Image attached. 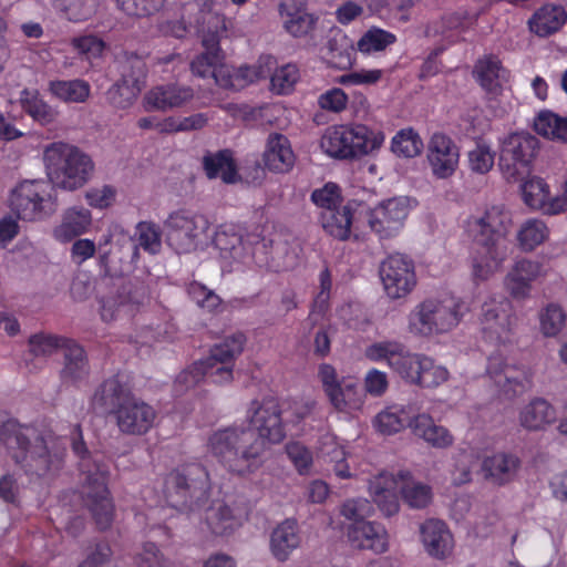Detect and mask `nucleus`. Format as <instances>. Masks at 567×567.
Wrapping results in <instances>:
<instances>
[{"instance_id":"obj_62","label":"nucleus","mask_w":567,"mask_h":567,"mask_svg":"<svg viewBox=\"0 0 567 567\" xmlns=\"http://www.w3.org/2000/svg\"><path fill=\"white\" fill-rule=\"evenodd\" d=\"M372 504L362 497L347 499L340 508V514L352 524L365 522L373 514Z\"/></svg>"},{"instance_id":"obj_44","label":"nucleus","mask_w":567,"mask_h":567,"mask_svg":"<svg viewBox=\"0 0 567 567\" xmlns=\"http://www.w3.org/2000/svg\"><path fill=\"white\" fill-rule=\"evenodd\" d=\"M205 51L195 56L190 63L192 73L202 79L210 78L217 63L224 60L218 41L214 37L203 40Z\"/></svg>"},{"instance_id":"obj_16","label":"nucleus","mask_w":567,"mask_h":567,"mask_svg":"<svg viewBox=\"0 0 567 567\" xmlns=\"http://www.w3.org/2000/svg\"><path fill=\"white\" fill-rule=\"evenodd\" d=\"M380 278L391 299L403 298L416 285L414 262L403 254L390 255L380 265Z\"/></svg>"},{"instance_id":"obj_3","label":"nucleus","mask_w":567,"mask_h":567,"mask_svg":"<svg viewBox=\"0 0 567 567\" xmlns=\"http://www.w3.org/2000/svg\"><path fill=\"white\" fill-rule=\"evenodd\" d=\"M207 449L229 472L238 475L257 471L266 452L261 437L245 423H235L210 433Z\"/></svg>"},{"instance_id":"obj_13","label":"nucleus","mask_w":567,"mask_h":567,"mask_svg":"<svg viewBox=\"0 0 567 567\" xmlns=\"http://www.w3.org/2000/svg\"><path fill=\"white\" fill-rule=\"evenodd\" d=\"M538 148V140L528 133L507 136L501 147L498 166L507 182L524 179Z\"/></svg>"},{"instance_id":"obj_39","label":"nucleus","mask_w":567,"mask_h":567,"mask_svg":"<svg viewBox=\"0 0 567 567\" xmlns=\"http://www.w3.org/2000/svg\"><path fill=\"white\" fill-rule=\"evenodd\" d=\"M522 194L526 205L542 209L545 214L556 215L563 210L556 209V197L549 196L547 184L539 177H532L522 185Z\"/></svg>"},{"instance_id":"obj_46","label":"nucleus","mask_w":567,"mask_h":567,"mask_svg":"<svg viewBox=\"0 0 567 567\" xmlns=\"http://www.w3.org/2000/svg\"><path fill=\"white\" fill-rule=\"evenodd\" d=\"M535 131L545 137L567 142V117L542 111L534 121Z\"/></svg>"},{"instance_id":"obj_17","label":"nucleus","mask_w":567,"mask_h":567,"mask_svg":"<svg viewBox=\"0 0 567 567\" xmlns=\"http://www.w3.org/2000/svg\"><path fill=\"white\" fill-rule=\"evenodd\" d=\"M515 318L511 301L506 298H491L482 305L481 326L484 338L492 343L511 340Z\"/></svg>"},{"instance_id":"obj_11","label":"nucleus","mask_w":567,"mask_h":567,"mask_svg":"<svg viewBox=\"0 0 567 567\" xmlns=\"http://www.w3.org/2000/svg\"><path fill=\"white\" fill-rule=\"evenodd\" d=\"M167 244L177 254H188L206 244L209 221L200 214L179 209L169 214L165 221Z\"/></svg>"},{"instance_id":"obj_27","label":"nucleus","mask_w":567,"mask_h":567,"mask_svg":"<svg viewBox=\"0 0 567 567\" xmlns=\"http://www.w3.org/2000/svg\"><path fill=\"white\" fill-rule=\"evenodd\" d=\"M348 539L352 546L360 549H371L383 553L388 549V534L379 523L363 522L351 524L348 528Z\"/></svg>"},{"instance_id":"obj_51","label":"nucleus","mask_w":567,"mask_h":567,"mask_svg":"<svg viewBox=\"0 0 567 567\" xmlns=\"http://www.w3.org/2000/svg\"><path fill=\"white\" fill-rule=\"evenodd\" d=\"M403 502L413 509H423L432 502V488L421 482L409 481L400 488Z\"/></svg>"},{"instance_id":"obj_36","label":"nucleus","mask_w":567,"mask_h":567,"mask_svg":"<svg viewBox=\"0 0 567 567\" xmlns=\"http://www.w3.org/2000/svg\"><path fill=\"white\" fill-rule=\"evenodd\" d=\"M92 216L89 209L71 207L63 214L61 224L54 228L55 239L68 243L84 234L91 226Z\"/></svg>"},{"instance_id":"obj_47","label":"nucleus","mask_w":567,"mask_h":567,"mask_svg":"<svg viewBox=\"0 0 567 567\" xmlns=\"http://www.w3.org/2000/svg\"><path fill=\"white\" fill-rule=\"evenodd\" d=\"M423 141L411 127L400 130L391 141V151L398 157L413 158L421 154Z\"/></svg>"},{"instance_id":"obj_7","label":"nucleus","mask_w":567,"mask_h":567,"mask_svg":"<svg viewBox=\"0 0 567 567\" xmlns=\"http://www.w3.org/2000/svg\"><path fill=\"white\" fill-rule=\"evenodd\" d=\"M465 309V305L452 296L425 299L409 316L410 331L423 337L449 332L458 324Z\"/></svg>"},{"instance_id":"obj_2","label":"nucleus","mask_w":567,"mask_h":567,"mask_svg":"<svg viewBox=\"0 0 567 567\" xmlns=\"http://www.w3.org/2000/svg\"><path fill=\"white\" fill-rule=\"evenodd\" d=\"M508 215L499 207H492L480 216H472L467 230L475 244L472 257V276L476 281L487 280L511 254L507 239Z\"/></svg>"},{"instance_id":"obj_57","label":"nucleus","mask_w":567,"mask_h":567,"mask_svg":"<svg viewBox=\"0 0 567 567\" xmlns=\"http://www.w3.org/2000/svg\"><path fill=\"white\" fill-rule=\"evenodd\" d=\"M565 321V312L555 303H549L539 313L540 331L546 337L557 336L564 328Z\"/></svg>"},{"instance_id":"obj_19","label":"nucleus","mask_w":567,"mask_h":567,"mask_svg":"<svg viewBox=\"0 0 567 567\" xmlns=\"http://www.w3.org/2000/svg\"><path fill=\"white\" fill-rule=\"evenodd\" d=\"M486 373L499 391L508 398L523 393L532 383L530 373L526 367L508 363L499 353L488 358Z\"/></svg>"},{"instance_id":"obj_26","label":"nucleus","mask_w":567,"mask_h":567,"mask_svg":"<svg viewBox=\"0 0 567 567\" xmlns=\"http://www.w3.org/2000/svg\"><path fill=\"white\" fill-rule=\"evenodd\" d=\"M90 374L91 365L84 348L74 340L66 342L63 352V365L60 371L62 383L80 386L89 380Z\"/></svg>"},{"instance_id":"obj_14","label":"nucleus","mask_w":567,"mask_h":567,"mask_svg":"<svg viewBox=\"0 0 567 567\" xmlns=\"http://www.w3.org/2000/svg\"><path fill=\"white\" fill-rule=\"evenodd\" d=\"M371 361L385 360L388 365L405 381L415 384L420 379L424 354L412 353L403 343L395 340L374 342L365 349Z\"/></svg>"},{"instance_id":"obj_59","label":"nucleus","mask_w":567,"mask_h":567,"mask_svg":"<svg viewBox=\"0 0 567 567\" xmlns=\"http://www.w3.org/2000/svg\"><path fill=\"white\" fill-rule=\"evenodd\" d=\"M547 236V227L544 221L538 219L527 220L518 233L520 246L526 250H532L542 244Z\"/></svg>"},{"instance_id":"obj_48","label":"nucleus","mask_w":567,"mask_h":567,"mask_svg":"<svg viewBox=\"0 0 567 567\" xmlns=\"http://www.w3.org/2000/svg\"><path fill=\"white\" fill-rule=\"evenodd\" d=\"M330 402L339 411L360 408L362 399L359 383L351 379H342Z\"/></svg>"},{"instance_id":"obj_41","label":"nucleus","mask_w":567,"mask_h":567,"mask_svg":"<svg viewBox=\"0 0 567 567\" xmlns=\"http://www.w3.org/2000/svg\"><path fill=\"white\" fill-rule=\"evenodd\" d=\"M213 243L224 259L245 262L248 257L247 240L231 228L220 227L216 230Z\"/></svg>"},{"instance_id":"obj_30","label":"nucleus","mask_w":567,"mask_h":567,"mask_svg":"<svg viewBox=\"0 0 567 567\" xmlns=\"http://www.w3.org/2000/svg\"><path fill=\"white\" fill-rule=\"evenodd\" d=\"M244 519V511L230 507L223 502H215L207 509L206 520L215 535H227L239 527Z\"/></svg>"},{"instance_id":"obj_18","label":"nucleus","mask_w":567,"mask_h":567,"mask_svg":"<svg viewBox=\"0 0 567 567\" xmlns=\"http://www.w3.org/2000/svg\"><path fill=\"white\" fill-rule=\"evenodd\" d=\"M281 409L275 399L254 401L248 410L249 425L261 437L264 444H278L286 437Z\"/></svg>"},{"instance_id":"obj_33","label":"nucleus","mask_w":567,"mask_h":567,"mask_svg":"<svg viewBox=\"0 0 567 567\" xmlns=\"http://www.w3.org/2000/svg\"><path fill=\"white\" fill-rule=\"evenodd\" d=\"M369 492L384 516H392L399 512L395 481L392 476L381 474L374 477L369 483Z\"/></svg>"},{"instance_id":"obj_34","label":"nucleus","mask_w":567,"mask_h":567,"mask_svg":"<svg viewBox=\"0 0 567 567\" xmlns=\"http://www.w3.org/2000/svg\"><path fill=\"white\" fill-rule=\"evenodd\" d=\"M417 411L419 409L414 405L389 406L375 416L374 426L382 434H394L406 425L411 427V423L414 416H416Z\"/></svg>"},{"instance_id":"obj_25","label":"nucleus","mask_w":567,"mask_h":567,"mask_svg":"<svg viewBox=\"0 0 567 567\" xmlns=\"http://www.w3.org/2000/svg\"><path fill=\"white\" fill-rule=\"evenodd\" d=\"M420 537L424 550L435 559H445L454 548L453 535L447 525L436 518L426 519L420 525Z\"/></svg>"},{"instance_id":"obj_35","label":"nucleus","mask_w":567,"mask_h":567,"mask_svg":"<svg viewBox=\"0 0 567 567\" xmlns=\"http://www.w3.org/2000/svg\"><path fill=\"white\" fill-rule=\"evenodd\" d=\"M519 467V460L513 454L497 453L482 462L484 477L503 485L512 481Z\"/></svg>"},{"instance_id":"obj_54","label":"nucleus","mask_w":567,"mask_h":567,"mask_svg":"<svg viewBox=\"0 0 567 567\" xmlns=\"http://www.w3.org/2000/svg\"><path fill=\"white\" fill-rule=\"evenodd\" d=\"M146 74L147 68L145 61L140 56L131 55L123 61L121 65V78L118 80L126 84L134 85L142 91Z\"/></svg>"},{"instance_id":"obj_28","label":"nucleus","mask_w":567,"mask_h":567,"mask_svg":"<svg viewBox=\"0 0 567 567\" xmlns=\"http://www.w3.org/2000/svg\"><path fill=\"white\" fill-rule=\"evenodd\" d=\"M279 10L284 27L291 35L303 37L315 28L317 18L306 11L303 0H281Z\"/></svg>"},{"instance_id":"obj_60","label":"nucleus","mask_w":567,"mask_h":567,"mask_svg":"<svg viewBox=\"0 0 567 567\" xmlns=\"http://www.w3.org/2000/svg\"><path fill=\"white\" fill-rule=\"evenodd\" d=\"M275 64V60L271 56H264L259 60V65H243L236 69V84H240V90L247 86L254 81L266 78L271 66Z\"/></svg>"},{"instance_id":"obj_31","label":"nucleus","mask_w":567,"mask_h":567,"mask_svg":"<svg viewBox=\"0 0 567 567\" xmlns=\"http://www.w3.org/2000/svg\"><path fill=\"white\" fill-rule=\"evenodd\" d=\"M411 430L415 436L423 439L435 449H446L454 441L446 427L436 424L430 415L424 413L417 412L411 423Z\"/></svg>"},{"instance_id":"obj_63","label":"nucleus","mask_w":567,"mask_h":567,"mask_svg":"<svg viewBox=\"0 0 567 567\" xmlns=\"http://www.w3.org/2000/svg\"><path fill=\"white\" fill-rule=\"evenodd\" d=\"M495 154L489 146L484 143H477L467 154L468 167L477 174L488 173L494 165Z\"/></svg>"},{"instance_id":"obj_8","label":"nucleus","mask_w":567,"mask_h":567,"mask_svg":"<svg viewBox=\"0 0 567 567\" xmlns=\"http://www.w3.org/2000/svg\"><path fill=\"white\" fill-rule=\"evenodd\" d=\"M384 142L382 132H373L362 124L329 127L321 138V148L331 157L357 158L379 148Z\"/></svg>"},{"instance_id":"obj_12","label":"nucleus","mask_w":567,"mask_h":567,"mask_svg":"<svg viewBox=\"0 0 567 567\" xmlns=\"http://www.w3.org/2000/svg\"><path fill=\"white\" fill-rule=\"evenodd\" d=\"M52 186L44 181H24L10 195V208L22 220H41L55 212Z\"/></svg>"},{"instance_id":"obj_50","label":"nucleus","mask_w":567,"mask_h":567,"mask_svg":"<svg viewBox=\"0 0 567 567\" xmlns=\"http://www.w3.org/2000/svg\"><path fill=\"white\" fill-rule=\"evenodd\" d=\"M141 92L134 85L117 80L106 90L105 100L114 110H127L134 105Z\"/></svg>"},{"instance_id":"obj_37","label":"nucleus","mask_w":567,"mask_h":567,"mask_svg":"<svg viewBox=\"0 0 567 567\" xmlns=\"http://www.w3.org/2000/svg\"><path fill=\"white\" fill-rule=\"evenodd\" d=\"M473 75L480 85L489 93H496L507 78V71L495 55H485L477 60Z\"/></svg>"},{"instance_id":"obj_58","label":"nucleus","mask_w":567,"mask_h":567,"mask_svg":"<svg viewBox=\"0 0 567 567\" xmlns=\"http://www.w3.org/2000/svg\"><path fill=\"white\" fill-rule=\"evenodd\" d=\"M300 75L297 65L288 63L274 72L270 78L271 91L276 94H288L292 91Z\"/></svg>"},{"instance_id":"obj_38","label":"nucleus","mask_w":567,"mask_h":567,"mask_svg":"<svg viewBox=\"0 0 567 567\" xmlns=\"http://www.w3.org/2000/svg\"><path fill=\"white\" fill-rule=\"evenodd\" d=\"M556 410L542 398H536L519 412V424L528 431H540L556 421Z\"/></svg>"},{"instance_id":"obj_9","label":"nucleus","mask_w":567,"mask_h":567,"mask_svg":"<svg viewBox=\"0 0 567 567\" xmlns=\"http://www.w3.org/2000/svg\"><path fill=\"white\" fill-rule=\"evenodd\" d=\"M209 489L208 472L199 463L177 468L168 474L165 481L166 498L173 507L194 509L206 501Z\"/></svg>"},{"instance_id":"obj_40","label":"nucleus","mask_w":567,"mask_h":567,"mask_svg":"<svg viewBox=\"0 0 567 567\" xmlns=\"http://www.w3.org/2000/svg\"><path fill=\"white\" fill-rule=\"evenodd\" d=\"M567 21V13L561 6L545 4L539 8L532 19L529 27L539 37L557 32Z\"/></svg>"},{"instance_id":"obj_61","label":"nucleus","mask_w":567,"mask_h":567,"mask_svg":"<svg viewBox=\"0 0 567 567\" xmlns=\"http://www.w3.org/2000/svg\"><path fill=\"white\" fill-rule=\"evenodd\" d=\"M330 54V62L338 68H347L351 64V54L353 47L346 35H336L330 38L327 43Z\"/></svg>"},{"instance_id":"obj_5","label":"nucleus","mask_w":567,"mask_h":567,"mask_svg":"<svg viewBox=\"0 0 567 567\" xmlns=\"http://www.w3.org/2000/svg\"><path fill=\"white\" fill-rule=\"evenodd\" d=\"M245 343L246 337L243 332L226 337L210 349L207 358L193 363L177 375L174 383L175 392L182 394L204 378L216 384L230 382L234 361L244 351Z\"/></svg>"},{"instance_id":"obj_53","label":"nucleus","mask_w":567,"mask_h":567,"mask_svg":"<svg viewBox=\"0 0 567 567\" xmlns=\"http://www.w3.org/2000/svg\"><path fill=\"white\" fill-rule=\"evenodd\" d=\"M136 241L128 239L133 256L137 255L138 247L144 248L151 254H156L161 248V237L155 225L150 223H140L136 227Z\"/></svg>"},{"instance_id":"obj_20","label":"nucleus","mask_w":567,"mask_h":567,"mask_svg":"<svg viewBox=\"0 0 567 567\" xmlns=\"http://www.w3.org/2000/svg\"><path fill=\"white\" fill-rule=\"evenodd\" d=\"M134 395L121 374H114L101 382L94 390L91 408L102 414L115 415Z\"/></svg>"},{"instance_id":"obj_4","label":"nucleus","mask_w":567,"mask_h":567,"mask_svg":"<svg viewBox=\"0 0 567 567\" xmlns=\"http://www.w3.org/2000/svg\"><path fill=\"white\" fill-rule=\"evenodd\" d=\"M72 450L81 457L82 497L84 505L92 514L101 530L109 528L113 520V503L106 487L109 465L102 460L87 455V449L82 439V432L76 425L72 433Z\"/></svg>"},{"instance_id":"obj_6","label":"nucleus","mask_w":567,"mask_h":567,"mask_svg":"<svg viewBox=\"0 0 567 567\" xmlns=\"http://www.w3.org/2000/svg\"><path fill=\"white\" fill-rule=\"evenodd\" d=\"M43 161L51 185L64 190L83 187L94 172V163L86 153L63 142L48 145Z\"/></svg>"},{"instance_id":"obj_15","label":"nucleus","mask_w":567,"mask_h":567,"mask_svg":"<svg viewBox=\"0 0 567 567\" xmlns=\"http://www.w3.org/2000/svg\"><path fill=\"white\" fill-rule=\"evenodd\" d=\"M409 214L408 202L403 197H394L380 203L362 214L363 221L380 239L396 236Z\"/></svg>"},{"instance_id":"obj_56","label":"nucleus","mask_w":567,"mask_h":567,"mask_svg":"<svg viewBox=\"0 0 567 567\" xmlns=\"http://www.w3.org/2000/svg\"><path fill=\"white\" fill-rule=\"evenodd\" d=\"M117 7L127 16L147 18L158 13L166 0H115Z\"/></svg>"},{"instance_id":"obj_42","label":"nucleus","mask_w":567,"mask_h":567,"mask_svg":"<svg viewBox=\"0 0 567 567\" xmlns=\"http://www.w3.org/2000/svg\"><path fill=\"white\" fill-rule=\"evenodd\" d=\"M203 166L210 179L220 177L226 184H234L238 179L236 164L229 150L205 155Z\"/></svg>"},{"instance_id":"obj_52","label":"nucleus","mask_w":567,"mask_h":567,"mask_svg":"<svg viewBox=\"0 0 567 567\" xmlns=\"http://www.w3.org/2000/svg\"><path fill=\"white\" fill-rule=\"evenodd\" d=\"M71 341V339H65L53 334L37 333L31 336L29 339L30 353L37 358H48L55 353L58 350H62V352H64L66 342Z\"/></svg>"},{"instance_id":"obj_64","label":"nucleus","mask_w":567,"mask_h":567,"mask_svg":"<svg viewBox=\"0 0 567 567\" xmlns=\"http://www.w3.org/2000/svg\"><path fill=\"white\" fill-rule=\"evenodd\" d=\"M311 200L321 212L342 206L340 188L333 183H328L323 187L315 189L311 194Z\"/></svg>"},{"instance_id":"obj_45","label":"nucleus","mask_w":567,"mask_h":567,"mask_svg":"<svg viewBox=\"0 0 567 567\" xmlns=\"http://www.w3.org/2000/svg\"><path fill=\"white\" fill-rule=\"evenodd\" d=\"M20 103L22 110L42 125L50 124L56 118L58 112L40 96L38 91L22 90Z\"/></svg>"},{"instance_id":"obj_22","label":"nucleus","mask_w":567,"mask_h":567,"mask_svg":"<svg viewBox=\"0 0 567 567\" xmlns=\"http://www.w3.org/2000/svg\"><path fill=\"white\" fill-rule=\"evenodd\" d=\"M427 161L435 177L447 178L458 166L460 150L451 137L435 133L427 145Z\"/></svg>"},{"instance_id":"obj_10","label":"nucleus","mask_w":567,"mask_h":567,"mask_svg":"<svg viewBox=\"0 0 567 567\" xmlns=\"http://www.w3.org/2000/svg\"><path fill=\"white\" fill-rule=\"evenodd\" d=\"M102 282L109 289L101 299V317L104 321L131 316L147 297V287L138 278L105 277Z\"/></svg>"},{"instance_id":"obj_49","label":"nucleus","mask_w":567,"mask_h":567,"mask_svg":"<svg viewBox=\"0 0 567 567\" xmlns=\"http://www.w3.org/2000/svg\"><path fill=\"white\" fill-rule=\"evenodd\" d=\"M56 10L72 22L90 19L97 9V0H52Z\"/></svg>"},{"instance_id":"obj_24","label":"nucleus","mask_w":567,"mask_h":567,"mask_svg":"<svg viewBox=\"0 0 567 567\" xmlns=\"http://www.w3.org/2000/svg\"><path fill=\"white\" fill-rule=\"evenodd\" d=\"M194 97V90L188 85L167 83L157 85L145 93L143 106L146 112H166L182 107Z\"/></svg>"},{"instance_id":"obj_32","label":"nucleus","mask_w":567,"mask_h":567,"mask_svg":"<svg viewBox=\"0 0 567 567\" xmlns=\"http://www.w3.org/2000/svg\"><path fill=\"white\" fill-rule=\"evenodd\" d=\"M300 545V536L296 520L286 519L271 533L270 550L276 559L285 561Z\"/></svg>"},{"instance_id":"obj_21","label":"nucleus","mask_w":567,"mask_h":567,"mask_svg":"<svg viewBox=\"0 0 567 567\" xmlns=\"http://www.w3.org/2000/svg\"><path fill=\"white\" fill-rule=\"evenodd\" d=\"M157 413L148 403L133 396L114 415L118 431L126 435H144L155 424Z\"/></svg>"},{"instance_id":"obj_23","label":"nucleus","mask_w":567,"mask_h":567,"mask_svg":"<svg viewBox=\"0 0 567 567\" xmlns=\"http://www.w3.org/2000/svg\"><path fill=\"white\" fill-rule=\"evenodd\" d=\"M360 204L349 202L336 209L320 212V223L322 228L333 238L347 240L351 235L352 228L358 230L360 217L363 210Z\"/></svg>"},{"instance_id":"obj_29","label":"nucleus","mask_w":567,"mask_h":567,"mask_svg":"<svg viewBox=\"0 0 567 567\" xmlns=\"http://www.w3.org/2000/svg\"><path fill=\"white\" fill-rule=\"evenodd\" d=\"M265 166L275 173L290 171L295 163V155L289 140L281 134H271L268 137L264 153Z\"/></svg>"},{"instance_id":"obj_1","label":"nucleus","mask_w":567,"mask_h":567,"mask_svg":"<svg viewBox=\"0 0 567 567\" xmlns=\"http://www.w3.org/2000/svg\"><path fill=\"white\" fill-rule=\"evenodd\" d=\"M0 443L31 477H44L61 467L64 447L51 437L40 436L34 427L9 420L0 426Z\"/></svg>"},{"instance_id":"obj_55","label":"nucleus","mask_w":567,"mask_h":567,"mask_svg":"<svg viewBox=\"0 0 567 567\" xmlns=\"http://www.w3.org/2000/svg\"><path fill=\"white\" fill-rule=\"evenodd\" d=\"M396 38L393 33L379 28H371L358 41V50L362 53L383 51L393 44Z\"/></svg>"},{"instance_id":"obj_43","label":"nucleus","mask_w":567,"mask_h":567,"mask_svg":"<svg viewBox=\"0 0 567 567\" xmlns=\"http://www.w3.org/2000/svg\"><path fill=\"white\" fill-rule=\"evenodd\" d=\"M48 91L62 102L83 103L90 96L91 86L81 79L53 80L49 82Z\"/></svg>"}]
</instances>
